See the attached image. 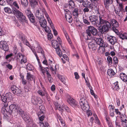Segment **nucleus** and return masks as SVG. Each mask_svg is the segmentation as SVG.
I'll return each instance as SVG.
<instances>
[{
    "label": "nucleus",
    "instance_id": "nucleus-1",
    "mask_svg": "<svg viewBox=\"0 0 127 127\" xmlns=\"http://www.w3.org/2000/svg\"><path fill=\"white\" fill-rule=\"evenodd\" d=\"M99 21H98L97 27H100L102 25H103L100 29V32L102 33L105 32H108L110 28L111 25L110 23L104 19V16L100 15L99 16Z\"/></svg>",
    "mask_w": 127,
    "mask_h": 127
},
{
    "label": "nucleus",
    "instance_id": "nucleus-2",
    "mask_svg": "<svg viewBox=\"0 0 127 127\" xmlns=\"http://www.w3.org/2000/svg\"><path fill=\"white\" fill-rule=\"evenodd\" d=\"M91 33L94 35H96L97 34V30L92 26L88 27V29L86 30L85 38L86 40L92 39V36Z\"/></svg>",
    "mask_w": 127,
    "mask_h": 127
},
{
    "label": "nucleus",
    "instance_id": "nucleus-3",
    "mask_svg": "<svg viewBox=\"0 0 127 127\" xmlns=\"http://www.w3.org/2000/svg\"><path fill=\"white\" fill-rule=\"evenodd\" d=\"M79 103L81 109L83 111H86L89 110V106L87 101V99L85 97L81 98Z\"/></svg>",
    "mask_w": 127,
    "mask_h": 127
},
{
    "label": "nucleus",
    "instance_id": "nucleus-4",
    "mask_svg": "<svg viewBox=\"0 0 127 127\" xmlns=\"http://www.w3.org/2000/svg\"><path fill=\"white\" fill-rule=\"evenodd\" d=\"M13 14L18 18L22 22L27 23V21L26 20L25 16L23 14L16 8H13Z\"/></svg>",
    "mask_w": 127,
    "mask_h": 127
},
{
    "label": "nucleus",
    "instance_id": "nucleus-5",
    "mask_svg": "<svg viewBox=\"0 0 127 127\" xmlns=\"http://www.w3.org/2000/svg\"><path fill=\"white\" fill-rule=\"evenodd\" d=\"M89 19L93 25L97 27L98 20V17L96 16H91L89 17Z\"/></svg>",
    "mask_w": 127,
    "mask_h": 127
},
{
    "label": "nucleus",
    "instance_id": "nucleus-6",
    "mask_svg": "<svg viewBox=\"0 0 127 127\" xmlns=\"http://www.w3.org/2000/svg\"><path fill=\"white\" fill-rule=\"evenodd\" d=\"M31 102L33 104L37 105L38 104H41L42 102V100L39 98L33 96L32 98Z\"/></svg>",
    "mask_w": 127,
    "mask_h": 127
},
{
    "label": "nucleus",
    "instance_id": "nucleus-7",
    "mask_svg": "<svg viewBox=\"0 0 127 127\" xmlns=\"http://www.w3.org/2000/svg\"><path fill=\"white\" fill-rule=\"evenodd\" d=\"M68 103L71 106L73 107H75L77 105V102L73 98L69 96L67 100Z\"/></svg>",
    "mask_w": 127,
    "mask_h": 127
},
{
    "label": "nucleus",
    "instance_id": "nucleus-8",
    "mask_svg": "<svg viewBox=\"0 0 127 127\" xmlns=\"http://www.w3.org/2000/svg\"><path fill=\"white\" fill-rule=\"evenodd\" d=\"M22 117L26 122L29 124H30L32 123V120L28 114L26 113H25L22 115Z\"/></svg>",
    "mask_w": 127,
    "mask_h": 127
},
{
    "label": "nucleus",
    "instance_id": "nucleus-9",
    "mask_svg": "<svg viewBox=\"0 0 127 127\" xmlns=\"http://www.w3.org/2000/svg\"><path fill=\"white\" fill-rule=\"evenodd\" d=\"M95 40L98 45H99L101 46H105V42L102 38L95 37Z\"/></svg>",
    "mask_w": 127,
    "mask_h": 127
},
{
    "label": "nucleus",
    "instance_id": "nucleus-10",
    "mask_svg": "<svg viewBox=\"0 0 127 127\" xmlns=\"http://www.w3.org/2000/svg\"><path fill=\"white\" fill-rule=\"evenodd\" d=\"M0 48L5 51H7L8 50L9 47L6 41H1Z\"/></svg>",
    "mask_w": 127,
    "mask_h": 127
},
{
    "label": "nucleus",
    "instance_id": "nucleus-11",
    "mask_svg": "<svg viewBox=\"0 0 127 127\" xmlns=\"http://www.w3.org/2000/svg\"><path fill=\"white\" fill-rule=\"evenodd\" d=\"M107 40L112 45H114L117 42L116 38L114 36H110L107 38Z\"/></svg>",
    "mask_w": 127,
    "mask_h": 127
},
{
    "label": "nucleus",
    "instance_id": "nucleus-12",
    "mask_svg": "<svg viewBox=\"0 0 127 127\" xmlns=\"http://www.w3.org/2000/svg\"><path fill=\"white\" fill-rule=\"evenodd\" d=\"M9 109L8 112L10 114H11L13 112H15L17 111L18 108L15 104H11L9 107Z\"/></svg>",
    "mask_w": 127,
    "mask_h": 127
},
{
    "label": "nucleus",
    "instance_id": "nucleus-13",
    "mask_svg": "<svg viewBox=\"0 0 127 127\" xmlns=\"http://www.w3.org/2000/svg\"><path fill=\"white\" fill-rule=\"evenodd\" d=\"M36 17L38 18L39 20H41V19H42L44 18V17L43 13H42V12H40V8L39 10H37L36 11Z\"/></svg>",
    "mask_w": 127,
    "mask_h": 127
},
{
    "label": "nucleus",
    "instance_id": "nucleus-14",
    "mask_svg": "<svg viewBox=\"0 0 127 127\" xmlns=\"http://www.w3.org/2000/svg\"><path fill=\"white\" fill-rule=\"evenodd\" d=\"M110 24L111 25L110 28L112 26L115 27L117 28L119 27V23L117 21L114 19H111L110 20Z\"/></svg>",
    "mask_w": 127,
    "mask_h": 127
},
{
    "label": "nucleus",
    "instance_id": "nucleus-15",
    "mask_svg": "<svg viewBox=\"0 0 127 127\" xmlns=\"http://www.w3.org/2000/svg\"><path fill=\"white\" fill-rule=\"evenodd\" d=\"M88 46L90 49H92L93 50H95L96 49L98 45L96 44L90 42L88 44Z\"/></svg>",
    "mask_w": 127,
    "mask_h": 127
},
{
    "label": "nucleus",
    "instance_id": "nucleus-16",
    "mask_svg": "<svg viewBox=\"0 0 127 127\" xmlns=\"http://www.w3.org/2000/svg\"><path fill=\"white\" fill-rule=\"evenodd\" d=\"M52 47L56 49L59 48V46L58 42L55 40H53L51 41Z\"/></svg>",
    "mask_w": 127,
    "mask_h": 127
},
{
    "label": "nucleus",
    "instance_id": "nucleus-17",
    "mask_svg": "<svg viewBox=\"0 0 127 127\" xmlns=\"http://www.w3.org/2000/svg\"><path fill=\"white\" fill-rule=\"evenodd\" d=\"M39 23L41 26L42 27H45L47 25V21L45 18L40 20Z\"/></svg>",
    "mask_w": 127,
    "mask_h": 127
},
{
    "label": "nucleus",
    "instance_id": "nucleus-18",
    "mask_svg": "<svg viewBox=\"0 0 127 127\" xmlns=\"http://www.w3.org/2000/svg\"><path fill=\"white\" fill-rule=\"evenodd\" d=\"M39 0H30V5L33 7H34L38 4V1Z\"/></svg>",
    "mask_w": 127,
    "mask_h": 127
},
{
    "label": "nucleus",
    "instance_id": "nucleus-19",
    "mask_svg": "<svg viewBox=\"0 0 127 127\" xmlns=\"http://www.w3.org/2000/svg\"><path fill=\"white\" fill-rule=\"evenodd\" d=\"M120 77L124 82L127 81V76L125 73H121L120 74Z\"/></svg>",
    "mask_w": 127,
    "mask_h": 127
},
{
    "label": "nucleus",
    "instance_id": "nucleus-20",
    "mask_svg": "<svg viewBox=\"0 0 127 127\" xmlns=\"http://www.w3.org/2000/svg\"><path fill=\"white\" fill-rule=\"evenodd\" d=\"M4 10L5 12L8 13L13 14V9L12 10L11 9L8 7H5L4 8Z\"/></svg>",
    "mask_w": 127,
    "mask_h": 127
},
{
    "label": "nucleus",
    "instance_id": "nucleus-21",
    "mask_svg": "<svg viewBox=\"0 0 127 127\" xmlns=\"http://www.w3.org/2000/svg\"><path fill=\"white\" fill-rule=\"evenodd\" d=\"M33 76L30 73H28L27 74V78L29 81L32 80L34 78Z\"/></svg>",
    "mask_w": 127,
    "mask_h": 127
},
{
    "label": "nucleus",
    "instance_id": "nucleus-22",
    "mask_svg": "<svg viewBox=\"0 0 127 127\" xmlns=\"http://www.w3.org/2000/svg\"><path fill=\"white\" fill-rule=\"evenodd\" d=\"M64 11L65 13V18L72 16V14L70 12L68 9H66Z\"/></svg>",
    "mask_w": 127,
    "mask_h": 127
},
{
    "label": "nucleus",
    "instance_id": "nucleus-23",
    "mask_svg": "<svg viewBox=\"0 0 127 127\" xmlns=\"http://www.w3.org/2000/svg\"><path fill=\"white\" fill-rule=\"evenodd\" d=\"M107 73L108 74L109 76H112L115 75V73L114 70L112 69H109L107 70Z\"/></svg>",
    "mask_w": 127,
    "mask_h": 127
},
{
    "label": "nucleus",
    "instance_id": "nucleus-24",
    "mask_svg": "<svg viewBox=\"0 0 127 127\" xmlns=\"http://www.w3.org/2000/svg\"><path fill=\"white\" fill-rule=\"evenodd\" d=\"M38 124L40 127H50L49 124L47 122H45L44 124L41 122H39L38 123Z\"/></svg>",
    "mask_w": 127,
    "mask_h": 127
},
{
    "label": "nucleus",
    "instance_id": "nucleus-25",
    "mask_svg": "<svg viewBox=\"0 0 127 127\" xmlns=\"http://www.w3.org/2000/svg\"><path fill=\"white\" fill-rule=\"evenodd\" d=\"M118 84V82H117L114 83L113 86V89L114 90L118 91L119 90V88Z\"/></svg>",
    "mask_w": 127,
    "mask_h": 127
},
{
    "label": "nucleus",
    "instance_id": "nucleus-26",
    "mask_svg": "<svg viewBox=\"0 0 127 127\" xmlns=\"http://www.w3.org/2000/svg\"><path fill=\"white\" fill-rule=\"evenodd\" d=\"M109 106H111V108L110 109V115L112 117H114V114L113 107L112 105H110Z\"/></svg>",
    "mask_w": 127,
    "mask_h": 127
},
{
    "label": "nucleus",
    "instance_id": "nucleus-27",
    "mask_svg": "<svg viewBox=\"0 0 127 127\" xmlns=\"http://www.w3.org/2000/svg\"><path fill=\"white\" fill-rule=\"evenodd\" d=\"M43 91L42 90H39L37 91V93L41 96H45V92L46 91V90L44 89L43 90Z\"/></svg>",
    "mask_w": 127,
    "mask_h": 127
},
{
    "label": "nucleus",
    "instance_id": "nucleus-28",
    "mask_svg": "<svg viewBox=\"0 0 127 127\" xmlns=\"http://www.w3.org/2000/svg\"><path fill=\"white\" fill-rule=\"evenodd\" d=\"M38 115L40 121H42L44 120V116L43 114L40 113V112H38Z\"/></svg>",
    "mask_w": 127,
    "mask_h": 127
},
{
    "label": "nucleus",
    "instance_id": "nucleus-29",
    "mask_svg": "<svg viewBox=\"0 0 127 127\" xmlns=\"http://www.w3.org/2000/svg\"><path fill=\"white\" fill-rule=\"evenodd\" d=\"M40 12H42V13H43V15L44 14H45V16L47 18H49L48 14L46 13L44 8L42 7L41 8H40Z\"/></svg>",
    "mask_w": 127,
    "mask_h": 127
},
{
    "label": "nucleus",
    "instance_id": "nucleus-30",
    "mask_svg": "<svg viewBox=\"0 0 127 127\" xmlns=\"http://www.w3.org/2000/svg\"><path fill=\"white\" fill-rule=\"evenodd\" d=\"M39 109L40 111L39 112H40V113L44 114L45 112V108L43 105H42L39 106Z\"/></svg>",
    "mask_w": 127,
    "mask_h": 127
},
{
    "label": "nucleus",
    "instance_id": "nucleus-31",
    "mask_svg": "<svg viewBox=\"0 0 127 127\" xmlns=\"http://www.w3.org/2000/svg\"><path fill=\"white\" fill-rule=\"evenodd\" d=\"M21 90L17 87L15 91H14L13 93L17 95H19L21 94Z\"/></svg>",
    "mask_w": 127,
    "mask_h": 127
},
{
    "label": "nucleus",
    "instance_id": "nucleus-32",
    "mask_svg": "<svg viewBox=\"0 0 127 127\" xmlns=\"http://www.w3.org/2000/svg\"><path fill=\"white\" fill-rule=\"evenodd\" d=\"M78 10L77 8H75L73 11L72 14L73 16H77L78 15Z\"/></svg>",
    "mask_w": 127,
    "mask_h": 127
},
{
    "label": "nucleus",
    "instance_id": "nucleus-33",
    "mask_svg": "<svg viewBox=\"0 0 127 127\" xmlns=\"http://www.w3.org/2000/svg\"><path fill=\"white\" fill-rule=\"evenodd\" d=\"M56 53L60 57H61L62 55V53L61 51L59 48L56 49Z\"/></svg>",
    "mask_w": 127,
    "mask_h": 127
},
{
    "label": "nucleus",
    "instance_id": "nucleus-34",
    "mask_svg": "<svg viewBox=\"0 0 127 127\" xmlns=\"http://www.w3.org/2000/svg\"><path fill=\"white\" fill-rule=\"evenodd\" d=\"M104 46H99L98 50V52L101 53H103L105 52Z\"/></svg>",
    "mask_w": 127,
    "mask_h": 127
},
{
    "label": "nucleus",
    "instance_id": "nucleus-35",
    "mask_svg": "<svg viewBox=\"0 0 127 127\" xmlns=\"http://www.w3.org/2000/svg\"><path fill=\"white\" fill-rule=\"evenodd\" d=\"M119 37L122 39H127V34L121 33L119 35Z\"/></svg>",
    "mask_w": 127,
    "mask_h": 127
},
{
    "label": "nucleus",
    "instance_id": "nucleus-36",
    "mask_svg": "<svg viewBox=\"0 0 127 127\" xmlns=\"http://www.w3.org/2000/svg\"><path fill=\"white\" fill-rule=\"evenodd\" d=\"M17 111L18 113L21 117H22V115L25 113L23 110L20 108H18Z\"/></svg>",
    "mask_w": 127,
    "mask_h": 127
},
{
    "label": "nucleus",
    "instance_id": "nucleus-37",
    "mask_svg": "<svg viewBox=\"0 0 127 127\" xmlns=\"http://www.w3.org/2000/svg\"><path fill=\"white\" fill-rule=\"evenodd\" d=\"M27 62V60L26 57L25 56L23 57L21 59L20 62V63L21 64H25Z\"/></svg>",
    "mask_w": 127,
    "mask_h": 127
},
{
    "label": "nucleus",
    "instance_id": "nucleus-38",
    "mask_svg": "<svg viewBox=\"0 0 127 127\" xmlns=\"http://www.w3.org/2000/svg\"><path fill=\"white\" fill-rule=\"evenodd\" d=\"M39 64V70L41 71L43 74L44 75L45 73V68L43 67L40 64Z\"/></svg>",
    "mask_w": 127,
    "mask_h": 127
},
{
    "label": "nucleus",
    "instance_id": "nucleus-39",
    "mask_svg": "<svg viewBox=\"0 0 127 127\" xmlns=\"http://www.w3.org/2000/svg\"><path fill=\"white\" fill-rule=\"evenodd\" d=\"M7 100H11L12 99L11 94L10 93H7L5 94Z\"/></svg>",
    "mask_w": 127,
    "mask_h": 127
},
{
    "label": "nucleus",
    "instance_id": "nucleus-40",
    "mask_svg": "<svg viewBox=\"0 0 127 127\" xmlns=\"http://www.w3.org/2000/svg\"><path fill=\"white\" fill-rule=\"evenodd\" d=\"M22 4L25 7L27 6L28 4L27 0H21Z\"/></svg>",
    "mask_w": 127,
    "mask_h": 127
},
{
    "label": "nucleus",
    "instance_id": "nucleus-41",
    "mask_svg": "<svg viewBox=\"0 0 127 127\" xmlns=\"http://www.w3.org/2000/svg\"><path fill=\"white\" fill-rule=\"evenodd\" d=\"M113 2L112 0H105V2H104V5L105 6L109 5L110 4H111Z\"/></svg>",
    "mask_w": 127,
    "mask_h": 127
},
{
    "label": "nucleus",
    "instance_id": "nucleus-42",
    "mask_svg": "<svg viewBox=\"0 0 127 127\" xmlns=\"http://www.w3.org/2000/svg\"><path fill=\"white\" fill-rule=\"evenodd\" d=\"M37 48L38 49L37 52L38 53H40L42 55L44 56V52L42 49L41 47L38 46L37 47Z\"/></svg>",
    "mask_w": 127,
    "mask_h": 127
},
{
    "label": "nucleus",
    "instance_id": "nucleus-43",
    "mask_svg": "<svg viewBox=\"0 0 127 127\" xmlns=\"http://www.w3.org/2000/svg\"><path fill=\"white\" fill-rule=\"evenodd\" d=\"M86 17L85 15L83 16V22L85 24L88 25H90V23L88 21L87 19L86 18Z\"/></svg>",
    "mask_w": 127,
    "mask_h": 127
},
{
    "label": "nucleus",
    "instance_id": "nucleus-44",
    "mask_svg": "<svg viewBox=\"0 0 127 127\" xmlns=\"http://www.w3.org/2000/svg\"><path fill=\"white\" fill-rule=\"evenodd\" d=\"M53 66H54L53 65L52 66L50 67V69L52 71L54 72L55 74L56 73V72L57 71V68H56V65H55L54 66V68L53 67Z\"/></svg>",
    "mask_w": 127,
    "mask_h": 127
},
{
    "label": "nucleus",
    "instance_id": "nucleus-45",
    "mask_svg": "<svg viewBox=\"0 0 127 127\" xmlns=\"http://www.w3.org/2000/svg\"><path fill=\"white\" fill-rule=\"evenodd\" d=\"M115 123L116 127H121V126L120 123V121L119 120L117 119L116 117V120L115 121Z\"/></svg>",
    "mask_w": 127,
    "mask_h": 127
},
{
    "label": "nucleus",
    "instance_id": "nucleus-46",
    "mask_svg": "<svg viewBox=\"0 0 127 127\" xmlns=\"http://www.w3.org/2000/svg\"><path fill=\"white\" fill-rule=\"evenodd\" d=\"M28 18L31 22L33 23L35 22V17L33 16V14L32 16H30Z\"/></svg>",
    "mask_w": 127,
    "mask_h": 127
},
{
    "label": "nucleus",
    "instance_id": "nucleus-47",
    "mask_svg": "<svg viewBox=\"0 0 127 127\" xmlns=\"http://www.w3.org/2000/svg\"><path fill=\"white\" fill-rule=\"evenodd\" d=\"M25 13L29 17L31 16L32 15V14L31 13V12L29 10H27L25 11Z\"/></svg>",
    "mask_w": 127,
    "mask_h": 127
},
{
    "label": "nucleus",
    "instance_id": "nucleus-48",
    "mask_svg": "<svg viewBox=\"0 0 127 127\" xmlns=\"http://www.w3.org/2000/svg\"><path fill=\"white\" fill-rule=\"evenodd\" d=\"M119 7L120 11H124L123 8L124 6L122 3H119Z\"/></svg>",
    "mask_w": 127,
    "mask_h": 127
},
{
    "label": "nucleus",
    "instance_id": "nucleus-49",
    "mask_svg": "<svg viewBox=\"0 0 127 127\" xmlns=\"http://www.w3.org/2000/svg\"><path fill=\"white\" fill-rule=\"evenodd\" d=\"M93 116L95 120V122L97 124H100V123L96 115L95 114H94Z\"/></svg>",
    "mask_w": 127,
    "mask_h": 127
},
{
    "label": "nucleus",
    "instance_id": "nucleus-50",
    "mask_svg": "<svg viewBox=\"0 0 127 127\" xmlns=\"http://www.w3.org/2000/svg\"><path fill=\"white\" fill-rule=\"evenodd\" d=\"M19 37L20 38L22 41L26 39L24 35L22 33H21V34H20Z\"/></svg>",
    "mask_w": 127,
    "mask_h": 127
},
{
    "label": "nucleus",
    "instance_id": "nucleus-51",
    "mask_svg": "<svg viewBox=\"0 0 127 127\" xmlns=\"http://www.w3.org/2000/svg\"><path fill=\"white\" fill-rule=\"evenodd\" d=\"M19 37L20 38L22 41L26 39L24 35L22 33H21V34H20Z\"/></svg>",
    "mask_w": 127,
    "mask_h": 127
},
{
    "label": "nucleus",
    "instance_id": "nucleus-52",
    "mask_svg": "<svg viewBox=\"0 0 127 127\" xmlns=\"http://www.w3.org/2000/svg\"><path fill=\"white\" fill-rule=\"evenodd\" d=\"M44 30L45 32L47 33H49L51 32V30H50L49 28L47 26L45 27H44Z\"/></svg>",
    "mask_w": 127,
    "mask_h": 127
},
{
    "label": "nucleus",
    "instance_id": "nucleus-53",
    "mask_svg": "<svg viewBox=\"0 0 127 127\" xmlns=\"http://www.w3.org/2000/svg\"><path fill=\"white\" fill-rule=\"evenodd\" d=\"M122 125L124 127H126L127 125V119L121 121Z\"/></svg>",
    "mask_w": 127,
    "mask_h": 127
},
{
    "label": "nucleus",
    "instance_id": "nucleus-54",
    "mask_svg": "<svg viewBox=\"0 0 127 127\" xmlns=\"http://www.w3.org/2000/svg\"><path fill=\"white\" fill-rule=\"evenodd\" d=\"M25 55L24 54H22L20 53H18L17 55V59L19 60L23 58Z\"/></svg>",
    "mask_w": 127,
    "mask_h": 127
},
{
    "label": "nucleus",
    "instance_id": "nucleus-55",
    "mask_svg": "<svg viewBox=\"0 0 127 127\" xmlns=\"http://www.w3.org/2000/svg\"><path fill=\"white\" fill-rule=\"evenodd\" d=\"M1 99L2 101L4 102H6V101H7V99L5 95H2L1 96Z\"/></svg>",
    "mask_w": 127,
    "mask_h": 127
},
{
    "label": "nucleus",
    "instance_id": "nucleus-56",
    "mask_svg": "<svg viewBox=\"0 0 127 127\" xmlns=\"http://www.w3.org/2000/svg\"><path fill=\"white\" fill-rule=\"evenodd\" d=\"M121 121L124 120L125 121V119H127V117L125 114L121 115Z\"/></svg>",
    "mask_w": 127,
    "mask_h": 127
},
{
    "label": "nucleus",
    "instance_id": "nucleus-57",
    "mask_svg": "<svg viewBox=\"0 0 127 127\" xmlns=\"http://www.w3.org/2000/svg\"><path fill=\"white\" fill-rule=\"evenodd\" d=\"M69 5L71 7L74 8L75 7L73 1L70 0L69 1Z\"/></svg>",
    "mask_w": 127,
    "mask_h": 127
},
{
    "label": "nucleus",
    "instance_id": "nucleus-58",
    "mask_svg": "<svg viewBox=\"0 0 127 127\" xmlns=\"http://www.w3.org/2000/svg\"><path fill=\"white\" fill-rule=\"evenodd\" d=\"M27 68L29 70H32V66L30 64H28L27 65Z\"/></svg>",
    "mask_w": 127,
    "mask_h": 127
},
{
    "label": "nucleus",
    "instance_id": "nucleus-59",
    "mask_svg": "<svg viewBox=\"0 0 127 127\" xmlns=\"http://www.w3.org/2000/svg\"><path fill=\"white\" fill-rule=\"evenodd\" d=\"M23 41V43L27 45V46H29L30 45L29 43L26 38Z\"/></svg>",
    "mask_w": 127,
    "mask_h": 127
},
{
    "label": "nucleus",
    "instance_id": "nucleus-60",
    "mask_svg": "<svg viewBox=\"0 0 127 127\" xmlns=\"http://www.w3.org/2000/svg\"><path fill=\"white\" fill-rule=\"evenodd\" d=\"M107 60L109 64H112V59L111 57L110 56H108L107 58Z\"/></svg>",
    "mask_w": 127,
    "mask_h": 127
},
{
    "label": "nucleus",
    "instance_id": "nucleus-61",
    "mask_svg": "<svg viewBox=\"0 0 127 127\" xmlns=\"http://www.w3.org/2000/svg\"><path fill=\"white\" fill-rule=\"evenodd\" d=\"M66 19L67 21L69 23H71L72 22V16H71L69 17H68Z\"/></svg>",
    "mask_w": 127,
    "mask_h": 127
},
{
    "label": "nucleus",
    "instance_id": "nucleus-62",
    "mask_svg": "<svg viewBox=\"0 0 127 127\" xmlns=\"http://www.w3.org/2000/svg\"><path fill=\"white\" fill-rule=\"evenodd\" d=\"M63 108H64V109L67 112H70V110L67 106L64 105Z\"/></svg>",
    "mask_w": 127,
    "mask_h": 127
},
{
    "label": "nucleus",
    "instance_id": "nucleus-63",
    "mask_svg": "<svg viewBox=\"0 0 127 127\" xmlns=\"http://www.w3.org/2000/svg\"><path fill=\"white\" fill-rule=\"evenodd\" d=\"M64 105H62V107H60L59 105H58L57 106V109L61 111H63V110H64V108H63Z\"/></svg>",
    "mask_w": 127,
    "mask_h": 127
},
{
    "label": "nucleus",
    "instance_id": "nucleus-64",
    "mask_svg": "<svg viewBox=\"0 0 127 127\" xmlns=\"http://www.w3.org/2000/svg\"><path fill=\"white\" fill-rule=\"evenodd\" d=\"M1 111L2 113L5 115H6L7 113V111L6 110V109L4 107L2 108Z\"/></svg>",
    "mask_w": 127,
    "mask_h": 127
}]
</instances>
